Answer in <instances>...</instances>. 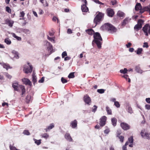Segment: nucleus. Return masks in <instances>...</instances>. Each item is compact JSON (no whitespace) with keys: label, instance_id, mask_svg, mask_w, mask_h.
Segmentation results:
<instances>
[{"label":"nucleus","instance_id":"nucleus-1","mask_svg":"<svg viewBox=\"0 0 150 150\" xmlns=\"http://www.w3.org/2000/svg\"><path fill=\"white\" fill-rule=\"evenodd\" d=\"M94 39L93 40V42H95L98 48H100L101 47L102 38L100 34L98 32L95 33L93 35Z\"/></svg>","mask_w":150,"mask_h":150},{"label":"nucleus","instance_id":"nucleus-2","mask_svg":"<svg viewBox=\"0 0 150 150\" xmlns=\"http://www.w3.org/2000/svg\"><path fill=\"white\" fill-rule=\"evenodd\" d=\"M102 27L105 28V29L107 30H108L112 31L114 32H115L117 31V29L115 27L112 25L108 23L105 24L102 26Z\"/></svg>","mask_w":150,"mask_h":150},{"label":"nucleus","instance_id":"nucleus-3","mask_svg":"<svg viewBox=\"0 0 150 150\" xmlns=\"http://www.w3.org/2000/svg\"><path fill=\"white\" fill-rule=\"evenodd\" d=\"M103 16L104 14L103 13L100 12H99L96 16L93 21L94 23L96 24L95 27L96 26L98 23L100 22V21L101 20L102 18L103 17Z\"/></svg>","mask_w":150,"mask_h":150},{"label":"nucleus","instance_id":"nucleus-4","mask_svg":"<svg viewBox=\"0 0 150 150\" xmlns=\"http://www.w3.org/2000/svg\"><path fill=\"white\" fill-rule=\"evenodd\" d=\"M33 68L32 66L30 65L29 63H28L27 65L24 66L23 71L26 74L30 73L32 71Z\"/></svg>","mask_w":150,"mask_h":150},{"label":"nucleus","instance_id":"nucleus-5","mask_svg":"<svg viewBox=\"0 0 150 150\" xmlns=\"http://www.w3.org/2000/svg\"><path fill=\"white\" fill-rule=\"evenodd\" d=\"M44 45L46 46L48 50L50 51V54H51L53 52V47L51 43L47 41V40H45L44 42Z\"/></svg>","mask_w":150,"mask_h":150},{"label":"nucleus","instance_id":"nucleus-6","mask_svg":"<svg viewBox=\"0 0 150 150\" xmlns=\"http://www.w3.org/2000/svg\"><path fill=\"white\" fill-rule=\"evenodd\" d=\"M141 135V136L144 139H150V134L145 132L144 130L142 131Z\"/></svg>","mask_w":150,"mask_h":150},{"label":"nucleus","instance_id":"nucleus-7","mask_svg":"<svg viewBox=\"0 0 150 150\" xmlns=\"http://www.w3.org/2000/svg\"><path fill=\"white\" fill-rule=\"evenodd\" d=\"M106 117L105 116H103L100 119V125L101 127H103L105 124L106 120Z\"/></svg>","mask_w":150,"mask_h":150},{"label":"nucleus","instance_id":"nucleus-8","mask_svg":"<svg viewBox=\"0 0 150 150\" xmlns=\"http://www.w3.org/2000/svg\"><path fill=\"white\" fill-rule=\"evenodd\" d=\"M120 125L122 129L124 130H127L130 129V126L127 123L122 122L120 124Z\"/></svg>","mask_w":150,"mask_h":150},{"label":"nucleus","instance_id":"nucleus-9","mask_svg":"<svg viewBox=\"0 0 150 150\" xmlns=\"http://www.w3.org/2000/svg\"><path fill=\"white\" fill-rule=\"evenodd\" d=\"M107 11L108 15L110 17H112L114 14L113 10L110 8H108Z\"/></svg>","mask_w":150,"mask_h":150},{"label":"nucleus","instance_id":"nucleus-10","mask_svg":"<svg viewBox=\"0 0 150 150\" xmlns=\"http://www.w3.org/2000/svg\"><path fill=\"white\" fill-rule=\"evenodd\" d=\"M84 100L85 103L88 105H90L91 103V99L87 95H86L84 97Z\"/></svg>","mask_w":150,"mask_h":150},{"label":"nucleus","instance_id":"nucleus-11","mask_svg":"<svg viewBox=\"0 0 150 150\" xmlns=\"http://www.w3.org/2000/svg\"><path fill=\"white\" fill-rule=\"evenodd\" d=\"M22 81L26 85H29L30 86L32 85L31 82L28 79L24 78L22 79Z\"/></svg>","mask_w":150,"mask_h":150},{"label":"nucleus","instance_id":"nucleus-12","mask_svg":"<svg viewBox=\"0 0 150 150\" xmlns=\"http://www.w3.org/2000/svg\"><path fill=\"white\" fill-rule=\"evenodd\" d=\"M148 24H146L143 28L142 30L144 31V32L145 33V35L146 36L148 35Z\"/></svg>","mask_w":150,"mask_h":150},{"label":"nucleus","instance_id":"nucleus-13","mask_svg":"<svg viewBox=\"0 0 150 150\" xmlns=\"http://www.w3.org/2000/svg\"><path fill=\"white\" fill-rule=\"evenodd\" d=\"M13 23V21L8 19H6L5 21V23L8 25V26L11 27H12Z\"/></svg>","mask_w":150,"mask_h":150},{"label":"nucleus","instance_id":"nucleus-14","mask_svg":"<svg viewBox=\"0 0 150 150\" xmlns=\"http://www.w3.org/2000/svg\"><path fill=\"white\" fill-rule=\"evenodd\" d=\"M131 20V18H129L128 17L126 18L122 23V25L123 26H125L127 23L129 22Z\"/></svg>","mask_w":150,"mask_h":150},{"label":"nucleus","instance_id":"nucleus-15","mask_svg":"<svg viewBox=\"0 0 150 150\" xmlns=\"http://www.w3.org/2000/svg\"><path fill=\"white\" fill-rule=\"evenodd\" d=\"M87 4H83L81 6V9L83 12H87L88 11V8L86 6Z\"/></svg>","mask_w":150,"mask_h":150},{"label":"nucleus","instance_id":"nucleus-16","mask_svg":"<svg viewBox=\"0 0 150 150\" xmlns=\"http://www.w3.org/2000/svg\"><path fill=\"white\" fill-rule=\"evenodd\" d=\"M77 122L76 120H74L72 121L71 123V125L72 128H75L77 127Z\"/></svg>","mask_w":150,"mask_h":150},{"label":"nucleus","instance_id":"nucleus-17","mask_svg":"<svg viewBox=\"0 0 150 150\" xmlns=\"http://www.w3.org/2000/svg\"><path fill=\"white\" fill-rule=\"evenodd\" d=\"M12 53L13 55V58H15L16 59H18L19 58L18 52L15 50H13L11 52Z\"/></svg>","mask_w":150,"mask_h":150},{"label":"nucleus","instance_id":"nucleus-18","mask_svg":"<svg viewBox=\"0 0 150 150\" xmlns=\"http://www.w3.org/2000/svg\"><path fill=\"white\" fill-rule=\"evenodd\" d=\"M65 138L69 142L72 141V139L71 137L70 134L69 133H66L65 135Z\"/></svg>","mask_w":150,"mask_h":150},{"label":"nucleus","instance_id":"nucleus-19","mask_svg":"<svg viewBox=\"0 0 150 150\" xmlns=\"http://www.w3.org/2000/svg\"><path fill=\"white\" fill-rule=\"evenodd\" d=\"M54 125L53 123L51 124L46 128L45 129L46 132H47L49 130L52 129L54 127Z\"/></svg>","mask_w":150,"mask_h":150},{"label":"nucleus","instance_id":"nucleus-20","mask_svg":"<svg viewBox=\"0 0 150 150\" xmlns=\"http://www.w3.org/2000/svg\"><path fill=\"white\" fill-rule=\"evenodd\" d=\"M142 8L141 4L139 3H137L136 4L135 6V9L136 11L139 10Z\"/></svg>","mask_w":150,"mask_h":150},{"label":"nucleus","instance_id":"nucleus-21","mask_svg":"<svg viewBox=\"0 0 150 150\" xmlns=\"http://www.w3.org/2000/svg\"><path fill=\"white\" fill-rule=\"evenodd\" d=\"M135 71L138 73L142 74L143 71L140 69V67L138 66H136L135 68Z\"/></svg>","mask_w":150,"mask_h":150},{"label":"nucleus","instance_id":"nucleus-22","mask_svg":"<svg viewBox=\"0 0 150 150\" xmlns=\"http://www.w3.org/2000/svg\"><path fill=\"white\" fill-rule=\"evenodd\" d=\"M37 81V78L34 72H33L32 74V81L34 84Z\"/></svg>","mask_w":150,"mask_h":150},{"label":"nucleus","instance_id":"nucleus-23","mask_svg":"<svg viewBox=\"0 0 150 150\" xmlns=\"http://www.w3.org/2000/svg\"><path fill=\"white\" fill-rule=\"evenodd\" d=\"M117 14L120 17H124L125 16V14L122 12L119 11H118Z\"/></svg>","mask_w":150,"mask_h":150},{"label":"nucleus","instance_id":"nucleus-24","mask_svg":"<svg viewBox=\"0 0 150 150\" xmlns=\"http://www.w3.org/2000/svg\"><path fill=\"white\" fill-rule=\"evenodd\" d=\"M111 122L112 125L114 126H115L116 125L117 120L116 118H112L111 120Z\"/></svg>","mask_w":150,"mask_h":150},{"label":"nucleus","instance_id":"nucleus-25","mask_svg":"<svg viewBox=\"0 0 150 150\" xmlns=\"http://www.w3.org/2000/svg\"><path fill=\"white\" fill-rule=\"evenodd\" d=\"M86 32L87 33L90 35H92L94 33L93 30L91 29L86 30Z\"/></svg>","mask_w":150,"mask_h":150},{"label":"nucleus","instance_id":"nucleus-26","mask_svg":"<svg viewBox=\"0 0 150 150\" xmlns=\"http://www.w3.org/2000/svg\"><path fill=\"white\" fill-rule=\"evenodd\" d=\"M18 84L17 83H13L12 84V87L14 88L15 90L18 91Z\"/></svg>","mask_w":150,"mask_h":150},{"label":"nucleus","instance_id":"nucleus-27","mask_svg":"<svg viewBox=\"0 0 150 150\" xmlns=\"http://www.w3.org/2000/svg\"><path fill=\"white\" fill-rule=\"evenodd\" d=\"M128 70L126 68H124L123 69H121L120 72L121 74H124L127 73Z\"/></svg>","mask_w":150,"mask_h":150},{"label":"nucleus","instance_id":"nucleus-28","mask_svg":"<svg viewBox=\"0 0 150 150\" xmlns=\"http://www.w3.org/2000/svg\"><path fill=\"white\" fill-rule=\"evenodd\" d=\"M0 64L3 66V67L4 68L6 69L7 70L10 67L7 64H5L4 63H0Z\"/></svg>","mask_w":150,"mask_h":150},{"label":"nucleus","instance_id":"nucleus-29","mask_svg":"<svg viewBox=\"0 0 150 150\" xmlns=\"http://www.w3.org/2000/svg\"><path fill=\"white\" fill-rule=\"evenodd\" d=\"M20 88L21 89L22 91L21 95L23 96L25 94V90L24 86L22 85L21 86Z\"/></svg>","mask_w":150,"mask_h":150},{"label":"nucleus","instance_id":"nucleus-30","mask_svg":"<svg viewBox=\"0 0 150 150\" xmlns=\"http://www.w3.org/2000/svg\"><path fill=\"white\" fill-rule=\"evenodd\" d=\"M144 21L142 19H139L138 20L137 24L140 26V27H142V25L144 23Z\"/></svg>","mask_w":150,"mask_h":150},{"label":"nucleus","instance_id":"nucleus-31","mask_svg":"<svg viewBox=\"0 0 150 150\" xmlns=\"http://www.w3.org/2000/svg\"><path fill=\"white\" fill-rule=\"evenodd\" d=\"M106 110L108 114L111 115L112 114V111L111 110L108 106H106Z\"/></svg>","mask_w":150,"mask_h":150},{"label":"nucleus","instance_id":"nucleus-32","mask_svg":"<svg viewBox=\"0 0 150 150\" xmlns=\"http://www.w3.org/2000/svg\"><path fill=\"white\" fill-rule=\"evenodd\" d=\"M4 42L7 45H10L11 43V41L8 38H6Z\"/></svg>","mask_w":150,"mask_h":150},{"label":"nucleus","instance_id":"nucleus-33","mask_svg":"<svg viewBox=\"0 0 150 150\" xmlns=\"http://www.w3.org/2000/svg\"><path fill=\"white\" fill-rule=\"evenodd\" d=\"M31 97L30 95H28L26 97V103H28L31 100Z\"/></svg>","mask_w":150,"mask_h":150},{"label":"nucleus","instance_id":"nucleus-34","mask_svg":"<svg viewBox=\"0 0 150 150\" xmlns=\"http://www.w3.org/2000/svg\"><path fill=\"white\" fill-rule=\"evenodd\" d=\"M34 141H35V143L37 145H39L41 143V139L39 140H37L35 139H34Z\"/></svg>","mask_w":150,"mask_h":150},{"label":"nucleus","instance_id":"nucleus-35","mask_svg":"<svg viewBox=\"0 0 150 150\" xmlns=\"http://www.w3.org/2000/svg\"><path fill=\"white\" fill-rule=\"evenodd\" d=\"M47 39L51 42H53V43H55V41L54 40V37L51 38L49 37L48 36H47Z\"/></svg>","mask_w":150,"mask_h":150},{"label":"nucleus","instance_id":"nucleus-36","mask_svg":"<svg viewBox=\"0 0 150 150\" xmlns=\"http://www.w3.org/2000/svg\"><path fill=\"white\" fill-rule=\"evenodd\" d=\"M140 26H139V25L138 24H136V25H135V26H134V29L135 30H136L137 31H138V30H139V29L141 28L142 27H140Z\"/></svg>","mask_w":150,"mask_h":150},{"label":"nucleus","instance_id":"nucleus-37","mask_svg":"<svg viewBox=\"0 0 150 150\" xmlns=\"http://www.w3.org/2000/svg\"><path fill=\"white\" fill-rule=\"evenodd\" d=\"M117 137H118L119 139H120V141L121 142H123L124 139V137L119 135H117Z\"/></svg>","mask_w":150,"mask_h":150},{"label":"nucleus","instance_id":"nucleus-38","mask_svg":"<svg viewBox=\"0 0 150 150\" xmlns=\"http://www.w3.org/2000/svg\"><path fill=\"white\" fill-rule=\"evenodd\" d=\"M74 72H71L69 74L68 76L69 78H73L74 77Z\"/></svg>","mask_w":150,"mask_h":150},{"label":"nucleus","instance_id":"nucleus-39","mask_svg":"<svg viewBox=\"0 0 150 150\" xmlns=\"http://www.w3.org/2000/svg\"><path fill=\"white\" fill-rule=\"evenodd\" d=\"M142 48H138L137 52V54H140L142 52Z\"/></svg>","mask_w":150,"mask_h":150},{"label":"nucleus","instance_id":"nucleus-40","mask_svg":"<svg viewBox=\"0 0 150 150\" xmlns=\"http://www.w3.org/2000/svg\"><path fill=\"white\" fill-rule=\"evenodd\" d=\"M127 111L128 112L131 114L133 113V111L132 110V108L128 106L127 108Z\"/></svg>","mask_w":150,"mask_h":150},{"label":"nucleus","instance_id":"nucleus-41","mask_svg":"<svg viewBox=\"0 0 150 150\" xmlns=\"http://www.w3.org/2000/svg\"><path fill=\"white\" fill-rule=\"evenodd\" d=\"M105 91V90L102 89H98L97 90V92L100 93H104Z\"/></svg>","mask_w":150,"mask_h":150},{"label":"nucleus","instance_id":"nucleus-42","mask_svg":"<svg viewBox=\"0 0 150 150\" xmlns=\"http://www.w3.org/2000/svg\"><path fill=\"white\" fill-rule=\"evenodd\" d=\"M128 141L129 143H132L133 142V137H131L128 138Z\"/></svg>","mask_w":150,"mask_h":150},{"label":"nucleus","instance_id":"nucleus-43","mask_svg":"<svg viewBox=\"0 0 150 150\" xmlns=\"http://www.w3.org/2000/svg\"><path fill=\"white\" fill-rule=\"evenodd\" d=\"M6 10L7 12L9 13H11V9L8 6H6Z\"/></svg>","mask_w":150,"mask_h":150},{"label":"nucleus","instance_id":"nucleus-44","mask_svg":"<svg viewBox=\"0 0 150 150\" xmlns=\"http://www.w3.org/2000/svg\"><path fill=\"white\" fill-rule=\"evenodd\" d=\"M114 105L117 108H119L120 107V104L118 101H115L114 103Z\"/></svg>","mask_w":150,"mask_h":150},{"label":"nucleus","instance_id":"nucleus-45","mask_svg":"<svg viewBox=\"0 0 150 150\" xmlns=\"http://www.w3.org/2000/svg\"><path fill=\"white\" fill-rule=\"evenodd\" d=\"M61 81L62 83H67V80H66L63 77H62L61 79Z\"/></svg>","mask_w":150,"mask_h":150},{"label":"nucleus","instance_id":"nucleus-46","mask_svg":"<svg viewBox=\"0 0 150 150\" xmlns=\"http://www.w3.org/2000/svg\"><path fill=\"white\" fill-rule=\"evenodd\" d=\"M23 133L25 135H30V133L29 132L28 130H25L23 131Z\"/></svg>","mask_w":150,"mask_h":150},{"label":"nucleus","instance_id":"nucleus-47","mask_svg":"<svg viewBox=\"0 0 150 150\" xmlns=\"http://www.w3.org/2000/svg\"><path fill=\"white\" fill-rule=\"evenodd\" d=\"M49 137V135L47 133H45L43 134L42 135V137L45 139H47Z\"/></svg>","mask_w":150,"mask_h":150},{"label":"nucleus","instance_id":"nucleus-48","mask_svg":"<svg viewBox=\"0 0 150 150\" xmlns=\"http://www.w3.org/2000/svg\"><path fill=\"white\" fill-rule=\"evenodd\" d=\"M67 56V54L66 51L64 52L62 54V58H64L65 56Z\"/></svg>","mask_w":150,"mask_h":150},{"label":"nucleus","instance_id":"nucleus-49","mask_svg":"<svg viewBox=\"0 0 150 150\" xmlns=\"http://www.w3.org/2000/svg\"><path fill=\"white\" fill-rule=\"evenodd\" d=\"M9 147L11 150H19L17 149L15 147L12 146L11 145Z\"/></svg>","mask_w":150,"mask_h":150},{"label":"nucleus","instance_id":"nucleus-50","mask_svg":"<svg viewBox=\"0 0 150 150\" xmlns=\"http://www.w3.org/2000/svg\"><path fill=\"white\" fill-rule=\"evenodd\" d=\"M148 44L147 42H145L144 43V45H143V47L148 48Z\"/></svg>","mask_w":150,"mask_h":150},{"label":"nucleus","instance_id":"nucleus-51","mask_svg":"<svg viewBox=\"0 0 150 150\" xmlns=\"http://www.w3.org/2000/svg\"><path fill=\"white\" fill-rule=\"evenodd\" d=\"M93 108L92 109V112H95L97 110V107L95 105H94Z\"/></svg>","mask_w":150,"mask_h":150},{"label":"nucleus","instance_id":"nucleus-52","mask_svg":"<svg viewBox=\"0 0 150 150\" xmlns=\"http://www.w3.org/2000/svg\"><path fill=\"white\" fill-rule=\"evenodd\" d=\"M44 81V77H42L41 79L39 80L38 81V82L40 83H43Z\"/></svg>","mask_w":150,"mask_h":150},{"label":"nucleus","instance_id":"nucleus-53","mask_svg":"<svg viewBox=\"0 0 150 150\" xmlns=\"http://www.w3.org/2000/svg\"><path fill=\"white\" fill-rule=\"evenodd\" d=\"M145 108L148 110H150V105L149 104L146 105H145Z\"/></svg>","mask_w":150,"mask_h":150},{"label":"nucleus","instance_id":"nucleus-54","mask_svg":"<svg viewBox=\"0 0 150 150\" xmlns=\"http://www.w3.org/2000/svg\"><path fill=\"white\" fill-rule=\"evenodd\" d=\"M25 15V13L24 11H22L20 12V17H23Z\"/></svg>","mask_w":150,"mask_h":150},{"label":"nucleus","instance_id":"nucleus-55","mask_svg":"<svg viewBox=\"0 0 150 150\" xmlns=\"http://www.w3.org/2000/svg\"><path fill=\"white\" fill-rule=\"evenodd\" d=\"M146 102L150 104V98H147L146 99Z\"/></svg>","mask_w":150,"mask_h":150},{"label":"nucleus","instance_id":"nucleus-56","mask_svg":"<svg viewBox=\"0 0 150 150\" xmlns=\"http://www.w3.org/2000/svg\"><path fill=\"white\" fill-rule=\"evenodd\" d=\"M110 132V130L109 129H107L104 130V132L105 134H108Z\"/></svg>","mask_w":150,"mask_h":150},{"label":"nucleus","instance_id":"nucleus-57","mask_svg":"<svg viewBox=\"0 0 150 150\" xmlns=\"http://www.w3.org/2000/svg\"><path fill=\"white\" fill-rule=\"evenodd\" d=\"M122 77L125 78L126 80H127V77H128V75L127 74H125L124 75L122 76Z\"/></svg>","mask_w":150,"mask_h":150},{"label":"nucleus","instance_id":"nucleus-58","mask_svg":"<svg viewBox=\"0 0 150 150\" xmlns=\"http://www.w3.org/2000/svg\"><path fill=\"white\" fill-rule=\"evenodd\" d=\"M43 4V6H48V4L47 2L46 1H45V3H44Z\"/></svg>","mask_w":150,"mask_h":150},{"label":"nucleus","instance_id":"nucleus-59","mask_svg":"<svg viewBox=\"0 0 150 150\" xmlns=\"http://www.w3.org/2000/svg\"><path fill=\"white\" fill-rule=\"evenodd\" d=\"M132 45L130 42H128L127 44H126V45L127 48L129 47Z\"/></svg>","mask_w":150,"mask_h":150},{"label":"nucleus","instance_id":"nucleus-60","mask_svg":"<svg viewBox=\"0 0 150 150\" xmlns=\"http://www.w3.org/2000/svg\"><path fill=\"white\" fill-rule=\"evenodd\" d=\"M144 9L145 11H149V9L148 8L147 6H146L144 8Z\"/></svg>","mask_w":150,"mask_h":150},{"label":"nucleus","instance_id":"nucleus-61","mask_svg":"<svg viewBox=\"0 0 150 150\" xmlns=\"http://www.w3.org/2000/svg\"><path fill=\"white\" fill-rule=\"evenodd\" d=\"M72 30L70 29H68L67 30V33L69 34H71L72 33Z\"/></svg>","mask_w":150,"mask_h":150},{"label":"nucleus","instance_id":"nucleus-62","mask_svg":"<svg viewBox=\"0 0 150 150\" xmlns=\"http://www.w3.org/2000/svg\"><path fill=\"white\" fill-rule=\"evenodd\" d=\"M39 11V13L40 14H42L44 13V11L40 9Z\"/></svg>","mask_w":150,"mask_h":150},{"label":"nucleus","instance_id":"nucleus-63","mask_svg":"<svg viewBox=\"0 0 150 150\" xmlns=\"http://www.w3.org/2000/svg\"><path fill=\"white\" fill-rule=\"evenodd\" d=\"M6 76L8 79H11V76L8 74H6Z\"/></svg>","mask_w":150,"mask_h":150},{"label":"nucleus","instance_id":"nucleus-64","mask_svg":"<svg viewBox=\"0 0 150 150\" xmlns=\"http://www.w3.org/2000/svg\"><path fill=\"white\" fill-rule=\"evenodd\" d=\"M117 1L116 0L112 1L111 3L112 5H114L116 3Z\"/></svg>","mask_w":150,"mask_h":150}]
</instances>
